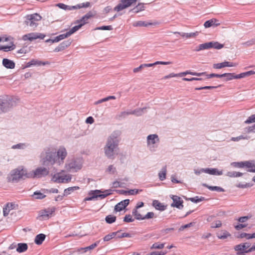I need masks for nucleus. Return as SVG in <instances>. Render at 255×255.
I'll use <instances>...</instances> for the list:
<instances>
[{
	"label": "nucleus",
	"instance_id": "nucleus-44",
	"mask_svg": "<svg viewBox=\"0 0 255 255\" xmlns=\"http://www.w3.org/2000/svg\"><path fill=\"white\" fill-rule=\"evenodd\" d=\"M166 167L164 166L158 174L159 178L161 181H163L166 178Z\"/></svg>",
	"mask_w": 255,
	"mask_h": 255
},
{
	"label": "nucleus",
	"instance_id": "nucleus-45",
	"mask_svg": "<svg viewBox=\"0 0 255 255\" xmlns=\"http://www.w3.org/2000/svg\"><path fill=\"white\" fill-rule=\"evenodd\" d=\"M132 215L134 216L136 220H142V216L138 212L137 209H134L132 212Z\"/></svg>",
	"mask_w": 255,
	"mask_h": 255
},
{
	"label": "nucleus",
	"instance_id": "nucleus-14",
	"mask_svg": "<svg viewBox=\"0 0 255 255\" xmlns=\"http://www.w3.org/2000/svg\"><path fill=\"white\" fill-rule=\"evenodd\" d=\"M81 164L78 163L75 160H72L68 163L66 164V168L67 170L70 171H76L81 168Z\"/></svg>",
	"mask_w": 255,
	"mask_h": 255
},
{
	"label": "nucleus",
	"instance_id": "nucleus-8",
	"mask_svg": "<svg viewBox=\"0 0 255 255\" xmlns=\"http://www.w3.org/2000/svg\"><path fill=\"white\" fill-rule=\"evenodd\" d=\"M90 3L89 2L79 4L75 6L67 5L62 3H59L56 4V6L65 10H72L78 8L79 9L82 7H88L90 6Z\"/></svg>",
	"mask_w": 255,
	"mask_h": 255
},
{
	"label": "nucleus",
	"instance_id": "nucleus-5",
	"mask_svg": "<svg viewBox=\"0 0 255 255\" xmlns=\"http://www.w3.org/2000/svg\"><path fill=\"white\" fill-rule=\"evenodd\" d=\"M255 74L254 71H250L246 72H244L238 75H235V73H224L222 74V77H226V81H229L233 79H241L247 76Z\"/></svg>",
	"mask_w": 255,
	"mask_h": 255
},
{
	"label": "nucleus",
	"instance_id": "nucleus-21",
	"mask_svg": "<svg viewBox=\"0 0 255 255\" xmlns=\"http://www.w3.org/2000/svg\"><path fill=\"white\" fill-rule=\"evenodd\" d=\"M237 64L228 61H224L222 63L215 64L213 65V68L215 69H221L225 67H234Z\"/></svg>",
	"mask_w": 255,
	"mask_h": 255
},
{
	"label": "nucleus",
	"instance_id": "nucleus-10",
	"mask_svg": "<svg viewBox=\"0 0 255 255\" xmlns=\"http://www.w3.org/2000/svg\"><path fill=\"white\" fill-rule=\"evenodd\" d=\"M49 173V170L45 167H38L36 168L31 173V175H28L30 177L41 178L47 175Z\"/></svg>",
	"mask_w": 255,
	"mask_h": 255
},
{
	"label": "nucleus",
	"instance_id": "nucleus-2",
	"mask_svg": "<svg viewBox=\"0 0 255 255\" xmlns=\"http://www.w3.org/2000/svg\"><path fill=\"white\" fill-rule=\"evenodd\" d=\"M41 160L45 166L53 165L57 163L56 150L50 148H45L41 154Z\"/></svg>",
	"mask_w": 255,
	"mask_h": 255
},
{
	"label": "nucleus",
	"instance_id": "nucleus-23",
	"mask_svg": "<svg viewBox=\"0 0 255 255\" xmlns=\"http://www.w3.org/2000/svg\"><path fill=\"white\" fill-rule=\"evenodd\" d=\"M251 246V244L249 242L242 243L239 245H236L234 247L235 251H245L248 250Z\"/></svg>",
	"mask_w": 255,
	"mask_h": 255
},
{
	"label": "nucleus",
	"instance_id": "nucleus-48",
	"mask_svg": "<svg viewBox=\"0 0 255 255\" xmlns=\"http://www.w3.org/2000/svg\"><path fill=\"white\" fill-rule=\"evenodd\" d=\"M53 211H49V210H45L44 211H42L41 213V216L44 218H48L49 217L50 215H51Z\"/></svg>",
	"mask_w": 255,
	"mask_h": 255
},
{
	"label": "nucleus",
	"instance_id": "nucleus-62",
	"mask_svg": "<svg viewBox=\"0 0 255 255\" xmlns=\"http://www.w3.org/2000/svg\"><path fill=\"white\" fill-rule=\"evenodd\" d=\"M107 171L110 173L114 174L116 172V168L114 167L113 165H111L108 167Z\"/></svg>",
	"mask_w": 255,
	"mask_h": 255
},
{
	"label": "nucleus",
	"instance_id": "nucleus-58",
	"mask_svg": "<svg viewBox=\"0 0 255 255\" xmlns=\"http://www.w3.org/2000/svg\"><path fill=\"white\" fill-rule=\"evenodd\" d=\"M243 44L245 45H246L247 46H250L254 44H255V38H253V39L244 43Z\"/></svg>",
	"mask_w": 255,
	"mask_h": 255
},
{
	"label": "nucleus",
	"instance_id": "nucleus-24",
	"mask_svg": "<svg viewBox=\"0 0 255 255\" xmlns=\"http://www.w3.org/2000/svg\"><path fill=\"white\" fill-rule=\"evenodd\" d=\"M202 171L211 175H221L223 174L222 171H218L216 168H202Z\"/></svg>",
	"mask_w": 255,
	"mask_h": 255
},
{
	"label": "nucleus",
	"instance_id": "nucleus-18",
	"mask_svg": "<svg viewBox=\"0 0 255 255\" xmlns=\"http://www.w3.org/2000/svg\"><path fill=\"white\" fill-rule=\"evenodd\" d=\"M173 202L171 204L172 207H175L179 209H181L183 207V200L181 198L177 196H173L172 197Z\"/></svg>",
	"mask_w": 255,
	"mask_h": 255
},
{
	"label": "nucleus",
	"instance_id": "nucleus-55",
	"mask_svg": "<svg viewBox=\"0 0 255 255\" xmlns=\"http://www.w3.org/2000/svg\"><path fill=\"white\" fill-rule=\"evenodd\" d=\"M133 221L134 219H133L132 216L129 214L126 215L124 219V221L127 223L132 222Z\"/></svg>",
	"mask_w": 255,
	"mask_h": 255
},
{
	"label": "nucleus",
	"instance_id": "nucleus-28",
	"mask_svg": "<svg viewBox=\"0 0 255 255\" xmlns=\"http://www.w3.org/2000/svg\"><path fill=\"white\" fill-rule=\"evenodd\" d=\"M2 64L5 67L8 69H13L15 67V63L13 61L6 58L2 60Z\"/></svg>",
	"mask_w": 255,
	"mask_h": 255
},
{
	"label": "nucleus",
	"instance_id": "nucleus-13",
	"mask_svg": "<svg viewBox=\"0 0 255 255\" xmlns=\"http://www.w3.org/2000/svg\"><path fill=\"white\" fill-rule=\"evenodd\" d=\"M12 101L7 99H0V112H6L12 106Z\"/></svg>",
	"mask_w": 255,
	"mask_h": 255
},
{
	"label": "nucleus",
	"instance_id": "nucleus-27",
	"mask_svg": "<svg viewBox=\"0 0 255 255\" xmlns=\"http://www.w3.org/2000/svg\"><path fill=\"white\" fill-rule=\"evenodd\" d=\"M231 165L235 167L243 168L244 167H250L249 161L244 162H234L231 163Z\"/></svg>",
	"mask_w": 255,
	"mask_h": 255
},
{
	"label": "nucleus",
	"instance_id": "nucleus-47",
	"mask_svg": "<svg viewBox=\"0 0 255 255\" xmlns=\"http://www.w3.org/2000/svg\"><path fill=\"white\" fill-rule=\"evenodd\" d=\"M82 26V24H79L78 25H76L72 27L69 31H68V35L70 36L72 34L75 32L78 29H79Z\"/></svg>",
	"mask_w": 255,
	"mask_h": 255
},
{
	"label": "nucleus",
	"instance_id": "nucleus-26",
	"mask_svg": "<svg viewBox=\"0 0 255 255\" xmlns=\"http://www.w3.org/2000/svg\"><path fill=\"white\" fill-rule=\"evenodd\" d=\"M92 16V14L91 12L87 13L83 17L78 20H77L75 23H79L82 24V26L88 23V19Z\"/></svg>",
	"mask_w": 255,
	"mask_h": 255
},
{
	"label": "nucleus",
	"instance_id": "nucleus-54",
	"mask_svg": "<svg viewBox=\"0 0 255 255\" xmlns=\"http://www.w3.org/2000/svg\"><path fill=\"white\" fill-rule=\"evenodd\" d=\"M222 226V223L220 221H216L215 222H213L211 224V227L212 228H219Z\"/></svg>",
	"mask_w": 255,
	"mask_h": 255
},
{
	"label": "nucleus",
	"instance_id": "nucleus-19",
	"mask_svg": "<svg viewBox=\"0 0 255 255\" xmlns=\"http://www.w3.org/2000/svg\"><path fill=\"white\" fill-rule=\"evenodd\" d=\"M50 62L48 61L42 62L36 59H32L29 62H27L26 64V67H29L31 66H41V65H49Z\"/></svg>",
	"mask_w": 255,
	"mask_h": 255
},
{
	"label": "nucleus",
	"instance_id": "nucleus-31",
	"mask_svg": "<svg viewBox=\"0 0 255 255\" xmlns=\"http://www.w3.org/2000/svg\"><path fill=\"white\" fill-rule=\"evenodd\" d=\"M218 20L216 19H212L206 21L204 23V25L206 28H208L213 25L218 26L220 25V23H218Z\"/></svg>",
	"mask_w": 255,
	"mask_h": 255
},
{
	"label": "nucleus",
	"instance_id": "nucleus-29",
	"mask_svg": "<svg viewBox=\"0 0 255 255\" xmlns=\"http://www.w3.org/2000/svg\"><path fill=\"white\" fill-rule=\"evenodd\" d=\"M152 206L154 208L160 211H164L166 209V206L163 205L159 201L154 200L152 202Z\"/></svg>",
	"mask_w": 255,
	"mask_h": 255
},
{
	"label": "nucleus",
	"instance_id": "nucleus-56",
	"mask_svg": "<svg viewBox=\"0 0 255 255\" xmlns=\"http://www.w3.org/2000/svg\"><path fill=\"white\" fill-rule=\"evenodd\" d=\"M154 216V213L153 212H148L145 216L142 217V220L151 219Z\"/></svg>",
	"mask_w": 255,
	"mask_h": 255
},
{
	"label": "nucleus",
	"instance_id": "nucleus-12",
	"mask_svg": "<svg viewBox=\"0 0 255 255\" xmlns=\"http://www.w3.org/2000/svg\"><path fill=\"white\" fill-rule=\"evenodd\" d=\"M67 155L66 149L64 147H60L57 151V163L59 165L63 164L64 160Z\"/></svg>",
	"mask_w": 255,
	"mask_h": 255
},
{
	"label": "nucleus",
	"instance_id": "nucleus-25",
	"mask_svg": "<svg viewBox=\"0 0 255 255\" xmlns=\"http://www.w3.org/2000/svg\"><path fill=\"white\" fill-rule=\"evenodd\" d=\"M177 75V77H182L186 76L187 74H190L194 76H203L206 74V72H202V73H197V72H191L190 71H186L185 72H181L178 74H176Z\"/></svg>",
	"mask_w": 255,
	"mask_h": 255
},
{
	"label": "nucleus",
	"instance_id": "nucleus-64",
	"mask_svg": "<svg viewBox=\"0 0 255 255\" xmlns=\"http://www.w3.org/2000/svg\"><path fill=\"white\" fill-rule=\"evenodd\" d=\"M25 146V144L24 143H18L15 145H14L12 146V148L13 149H16V148H24V147Z\"/></svg>",
	"mask_w": 255,
	"mask_h": 255
},
{
	"label": "nucleus",
	"instance_id": "nucleus-63",
	"mask_svg": "<svg viewBox=\"0 0 255 255\" xmlns=\"http://www.w3.org/2000/svg\"><path fill=\"white\" fill-rule=\"evenodd\" d=\"M144 67V64H141L138 67L135 68L133 70V72L134 73H137L138 72H140L142 69Z\"/></svg>",
	"mask_w": 255,
	"mask_h": 255
},
{
	"label": "nucleus",
	"instance_id": "nucleus-15",
	"mask_svg": "<svg viewBox=\"0 0 255 255\" xmlns=\"http://www.w3.org/2000/svg\"><path fill=\"white\" fill-rule=\"evenodd\" d=\"M54 182L57 183H68L71 181V177L69 175H55L53 177Z\"/></svg>",
	"mask_w": 255,
	"mask_h": 255
},
{
	"label": "nucleus",
	"instance_id": "nucleus-20",
	"mask_svg": "<svg viewBox=\"0 0 255 255\" xmlns=\"http://www.w3.org/2000/svg\"><path fill=\"white\" fill-rule=\"evenodd\" d=\"M129 203V199L124 200L118 203L115 207L116 212H120L124 209Z\"/></svg>",
	"mask_w": 255,
	"mask_h": 255
},
{
	"label": "nucleus",
	"instance_id": "nucleus-9",
	"mask_svg": "<svg viewBox=\"0 0 255 255\" xmlns=\"http://www.w3.org/2000/svg\"><path fill=\"white\" fill-rule=\"evenodd\" d=\"M102 192L100 190H92L89 193V195L91 196L85 198L84 200L91 201L98 197H99L101 199H104L107 197L108 196H109V195H110V193L100 194Z\"/></svg>",
	"mask_w": 255,
	"mask_h": 255
},
{
	"label": "nucleus",
	"instance_id": "nucleus-1",
	"mask_svg": "<svg viewBox=\"0 0 255 255\" xmlns=\"http://www.w3.org/2000/svg\"><path fill=\"white\" fill-rule=\"evenodd\" d=\"M120 136L119 131L114 132L108 138L106 145L104 148L105 153L109 158H114L118 148Z\"/></svg>",
	"mask_w": 255,
	"mask_h": 255
},
{
	"label": "nucleus",
	"instance_id": "nucleus-39",
	"mask_svg": "<svg viewBox=\"0 0 255 255\" xmlns=\"http://www.w3.org/2000/svg\"><path fill=\"white\" fill-rule=\"evenodd\" d=\"M99 243H100V241H97L88 247L83 248H81L79 250V251H84V252H86L88 251L92 250L99 245Z\"/></svg>",
	"mask_w": 255,
	"mask_h": 255
},
{
	"label": "nucleus",
	"instance_id": "nucleus-33",
	"mask_svg": "<svg viewBox=\"0 0 255 255\" xmlns=\"http://www.w3.org/2000/svg\"><path fill=\"white\" fill-rule=\"evenodd\" d=\"M45 235L43 234L37 235L35 238L34 242L38 245H41L45 239Z\"/></svg>",
	"mask_w": 255,
	"mask_h": 255
},
{
	"label": "nucleus",
	"instance_id": "nucleus-37",
	"mask_svg": "<svg viewBox=\"0 0 255 255\" xmlns=\"http://www.w3.org/2000/svg\"><path fill=\"white\" fill-rule=\"evenodd\" d=\"M121 232V230L118 231L117 232H112L106 236L104 238V241L105 242H108L110 241L111 239L114 238L116 237V235L120 233V232Z\"/></svg>",
	"mask_w": 255,
	"mask_h": 255
},
{
	"label": "nucleus",
	"instance_id": "nucleus-40",
	"mask_svg": "<svg viewBox=\"0 0 255 255\" xmlns=\"http://www.w3.org/2000/svg\"><path fill=\"white\" fill-rule=\"evenodd\" d=\"M79 189V187L78 186L71 187L65 189L64 191L63 196H67L70 194L72 192Z\"/></svg>",
	"mask_w": 255,
	"mask_h": 255
},
{
	"label": "nucleus",
	"instance_id": "nucleus-50",
	"mask_svg": "<svg viewBox=\"0 0 255 255\" xmlns=\"http://www.w3.org/2000/svg\"><path fill=\"white\" fill-rule=\"evenodd\" d=\"M33 196L35 197V198L38 199H42L46 197V195L43 194L40 192H35L34 193Z\"/></svg>",
	"mask_w": 255,
	"mask_h": 255
},
{
	"label": "nucleus",
	"instance_id": "nucleus-38",
	"mask_svg": "<svg viewBox=\"0 0 255 255\" xmlns=\"http://www.w3.org/2000/svg\"><path fill=\"white\" fill-rule=\"evenodd\" d=\"M202 185L204 187H205L207 188L208 189H210V190H212V191H218V192H224V189L223 188L220 187H218V186H209V185H207L206 183L203 184Z\"/></svg>",
	"mask_w": 255,
	"mask_h": 255
},
{
	"label": "nucleus",
	"instance_id": "nucleus-41",
	"mask_svg": "<svg viewBox=\"0 0 255 255\" xmlns=\"http://www.w3.org/2000/svg\"><path fill=\"white\" fill-rule=\"evenodd\" d=\"M68 36H69V35H68V32H67L66 33L60 34L55 37V38L52 40V42H57Z\"/></svg>",
	"mask_w": 255,
	"mask_h": 255
},
{
	"label": "nucleus",
	"instance_id": "nucleus-42",
	"mask_svg": "<svg viewBox=\"0 0 255 255\" xmlns=\"http://www.w3.org/2000/svg\"><path fill=\"white\" fill-rule=\"evenodd\" d=\"M117 217L113 215H109L105 218V221L108 224H112L116 221Z\"/></svg>",
	"mask_w": 255,
	"mask_h": 255
},
{
	"label": "nucleus",
	"instance_id": "nucleus-46",
	"mask_svg": "<svg viewBox=\"0 0 255 255\" xmlns=\"http://www.w3.org/2000/svg\"><path fill=\"white\" fill-rule=\"evenodd\" d=\"M209 49V47H208V43L206 42V43H204L200 44L196 48V49H195V51H199L200 50H205V49Z\"/></svg>",
	"mask_w": 255,
	"mask_h": 255
},
{
	"label": "nucleus",
	"instance_id": "nucleus-57",
	"mask_svg": "<svg viewBox=\"0 0 255 255\" xmlns=\"http://www.w3.org/2000/svg\"><path fill=\"white\" fill-rule=\"evenodd\" d=\"M6 206L10 211L16 208V207H17L18 206L17 205L13 203H8L6 204Z\"/></svg>",
	"mask_w": 255,
	"mask_h": 255
},
{
	"label": "nucleus",
	"instance_id": "nucleus-32",
	"mask_svg": "<svg viewBox=\"0 0 255 255\" xmlns=\"http://www.w3.org/2000/svg\"><path fill=\"white\" fill-rule=\"evenodd\" d=\"M231 236V234L227 231H221L217 233V236L220 239H226Z\"/></svg>",
	"mask_w": 255,
	"mask_h": 255
},
{
	"label": "nucleus",
	"instance_id": "nucleus-16",
	"mask_svg": "<svg viewBox=\"0 0 255 255\" xmlns=\"http://www.w3.org/2000/svg\"><path fill=\"white\" fill-rule=\"evenodd\" d=\"M145 108L137 109L131 112H123L121 113L120 117L125 118L126 116L129 115H135L137 116H141L143 113V111Z\"/></svg>",
	"mask_w": 255,
	"mask_h": 255
},
{
	"label": "nucleus",
	"instance_id": "nucleus-4",
	"mask_svg": "<svg viewBox=\"0 0 255 255\" xmlns=\"http://www.w3.org/2000/svg\"><path fill=\"white\" fill-rule=\"evenodd\" d=\"M41 16L35 13L32 14L27 15L25 17L24 24L30 27V30H34L36 28L41 20Z\"/></svg>",
	"mask_w": 255,
	"mask_h": 255
},
{
	"label": "nucleus",
	"instance_id": "nucleus-59",
	"mask_svg": "<svg viewBox=\"0 0 255 255\" xmlns=\"http://www.w3.org/2000/svg\"><path fill=\"white\" fill-rule=\"evenodd\" d=\"M205 75H206L207 76L208 78H214V77L222 78V76H223L222 74H214V73L210 74L209 75H207L206 74Z\"/></svg>",
	"mask_w": 255,
	"mask_h": 255
},
{
	"label": "nucleus",
	"instance_id": "nucleus-51",
	"mask_svg": "<svg viewBox=\"0 0 255 255\" xmlns=\"http://www.w3.org/2000/svg\"><path fill=\"white\" fill-rule=\"evenodd\" d=\"M204 197L199 198L198 196H196L195 197L190 198L189 199V200L191 201H192V202L197 203H198L199 202L203 201L204 200Z\"/></svg>",
	"mask_w": 255,
	"mask_h": 255
},
{
	"label": "nucleus",
	"instance_id": "nucleus-36",
	"mask_svg": "<svg viewBox=\"0 0 255 255\" xmlns=\"http://www.w3.org/2000/svg\"><path fill=\"white\" fill-rule=\"evenodd\" d=\"M28 246L25 243H19L17 244L16 251L18 253H22L27 250Z\"/></svg>",
	"mask_w": 255,
	"mask_h": 255
},
{
	"label": "nucleus",
	"instance_id": "nucleus-49",
	"mask_svg": "<svg viewBox=\"0 0 255 255\" xmlns=\"http://www.w3.org/2000/svg\"><path fill=\"white\" fill-rule=\"evenodd\" d=\"M164 247V244H160L159 243H155L151 247L152 249H162Z\"/></svg>",
	"mask_w": 255,
	"mask_h": 255
},
{
	"label": "nucleus",
	"instance_id": "nucleus-6",
	"mask_svg": "<svg viewBox=\"0 0 255 255\" xmlns=\"http://www.w3.org/2000/svg\"><path fill=\"white\" fill-rule=\"evenodd\" d=\"M159 142L158 136L156 134H150L147 137V144L151 151H155L157 147L155 144Z\"/></svg>",
	"mask_w": 255,
	"mask_h": 255
},
{
	"label": "nucleus",
	"instance_id": "nucleus-34",
	"mask_svg": "<svg viewBox=\"0 0 255 255\" xmlns=\"http://www.w3.org/2000/svg\"><path fill=\"white\" fill-rule=\"evenodd\" d=\"M145 6L144 4L143 3H138V4L131 9L130 11H132L134 13H138L139 11L144 10Z\"/></svg>",
	"mask_w": 255,
	"mask_h": 255
},
{
	"label": "nucleus",
	"instance_id": "nucleus-30",
	"mask_svg": "<svg viewBox=\"0 0 255 255\" xmlns=\"http://www.w3.org/2000/svg\"><path fill=\"white\" fill-rule=\"evenodd\" d=\"M208 45L209 49L214 48L217 49H220L224 47V45L219 43L217 41H211L209 42H207Z\"/></svg>",
	"mask_w": 255,
	"mask_h": 255
},
{
	"label": "nucleus",
	"instance_id": "nucleus-17",
	"mask_svg": "<svg viewBox=\"0 0 255 255\" xmlns=\"http://www.w3.org/2000/svg\"><path fill=\"white\" fill-rule=\"evenodd\" d=\"M158 24H159V22L156 21L152 22L146 21H137L133 23V26L134 27H147L150 25H156Z\"/></svg>",
	"mask_w": 255,
	"mask_h": 255
},
{
	"label": "nucleus",
	"instance_id": "nucleus-35",
	"mask_svg": "<svg viewBox=\"0 0 255 255\" xmlns=\"http://www.w3.org/2000/svg\"><path fill=\"white\" fill-rule=\"evenodd\" d=\"M172 63L170 61L168 62H163V61H156L153 63H149V64H144V67H150L153 66L161 64V65H169Z\"/></svg>",
	"mask_w": 255,
	"mask_h": 255
},
{
	"label": "nucleus",
	"instance_id": "nucleus-52",
	"mask_svg": "<svg viewBox=\"0 0 255 255\" xmlns=\"http://www.w3.org/2000/svg\"><path fill=\"white\" fill-rule=\"evenodd\" d=\"M245 123L247 124H251L252 123H255V114L250 116Z\"/></svg>",
	"mask_w": 255,
	"mask_h": 255
},
{
	"label": "nucleus",
	"instance_id": "nucleus-53",
	"mask_svg": "<svg viewBox=\"0 0 255 255\" xmlns=\"http://www.w3.org/2000/svg\"><path fill=\"white\" fill-rule=\"evenodd\" d=\"M220 86H221V85H219L218 86H205V87H200V88H196L195 90H204V89L211 90V89L217 88Z\"/></svg>",
	"mask_w": 255,
	"mask_h": 255
},
{
	"label": "nucleus",
	"instance_id": "nucleus-7",
	"mask_svg": "<svg viewBox=\"0 0 255 255\" xmlns=\"http://www.w3.org/2000/svg\"><path fill=\"white\" fill-rule=\"evenodd\" d=\"M137 0H120V3L114 8V10L119 12L131 5L135 4Z\"/></svg>",
	"mask_w": 255,
	"mask_h": 255
},
{
	"label": "nucleus",
	"instance_id": "nucleus-11",
	"mask_svg": "<svg viewBox=\"0 0 255 255\" xmlns=\"http://www.w3.org/2000/svg\"><path fill=\"white\" fill-rule=\"evenodd\" d=\"M45 35L42 33L37 32H31L23 35L22 39L24 41L29 40L32 41L38 38L43 39Z\"/></svg>",
	"mask_w": 255,
	"mask_h": 255
},
{
	"label": "nucleus",
	"instance_id": "nucleus-43",
	"mask_svg": "<svg viewBox=\"0 0 255 255\" xmlns=\"http://www.w3.org/2000/svg\"><path fill=\"white\" fill-rule=\"evenodd\" d=\"M243 173L237 171H229L227 173V176L230 177H240L243 175Z\"/></svg>",
	"mask_w": 255,
	"mask_h": 255
},
{
	"label": "nucleus",
	"instance_id": "nucleus-60",
	"mask_svg": "<svg viewBox=\"0 0 255 255\" xmlns=\"http://www.w3.org/2000/svg\"><path fill=\"white\" fill-rule=\"evenodd\" d=\"M96 29L111 30L113 29V27L111 25L103 26L97 27Z\"/></svg>",
	"mask_w": 255,
	"mask_h": 255
},
{
	"label": "nucleus",
	"instance_id": "nucleus-22",
	"mask_svg": "<svg viewBox=\"0 0 255 255\" xmlns=\"http://www.w3.org/2000/svg\"><path fill=\"white\" fill-rule=\"evenodd\" d=\"M72 41L70 39L64 41L61 43L54 50L55 52H59L63 50L71 44Z\"/></svg>",
	"mask_w": 255,
	"mask_h": 255
},
{
	"label": "nucleus",
	"instance_id": "nucleus-61",
	"mask_svg": "<svg viewBox=\"0 0 255 255\" xmlns=\"http://www.w3.org/2000/svg\"><path fill=\"white\" fill-rule=\"evenodd\" d=\"M251 217L248 216L241 217L238 219V221L241 223H244L247 221L249 219H250Z\"/></svg>",
	"mask_w": 255,
	"mask_h": 255
},
{
	"label": "nucleus",
	"instance_id": "nucleus-3",
	"mask_svg": "<svg viewBox=\"0 0 255 255\" xmlns=\"http://www.w3.org/2000/svg\"><path fill=\"white\" fill-rule=\"evenodd\" d=\"M25 176L26 177H30L27 175L26 171L23 169L19 168L15 169L12 170L8 175L7 179L9 182H17L20 179Z\"/></svg>",
	"mask_w": 255,
	"mask_h": 255
}]
</instances>
